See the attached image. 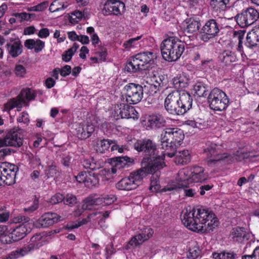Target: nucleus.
Returning <instances> with one entry per match:
<instances>
[{
	"instance_id": "8fccbe9b",
	"label": "nucleus",
	"mask_w": 259,
	"mask_h": 259,
	"mask_svg": "<svg viewBox=\"0 0 259 259\" xmlns=\"http://www.w3.org/2000/svg\"><path fill=\"white\" fill-rule=\"evenodd\" d=\"M13 222L15 223H22L21 225H24L33 222V221L31 220L28 217L23 215H19L14 218Z\"/></svg>"
},
{
	"instance_id": "13d9d810",
	"label": "nucleus",
	"mask_w": 259,
	"mask_h": 259,
	"mask_svg": "<svg viewBox=\"0 0 259 259\" xmlns=\"http://www.w3.org/2000/svg\"><path fill=\"white\" fill-rule=\"evenodd\" d=\"M29 160L30 162L34 164L38 165H41L40 156L36 153L35 155L31 154V155L29 156Z\"/></svg>"
},
{
	"instance_id": "c85d7f7f",
	"label": "nucleus",
	"mask_w": 259,
	"mask_h": 259,
	"mask_svg": "<svg viewBox=\"0 0 259 259\" xmlns=\"http://www.w3.org/2000/svg\"><path fill=\"white\" fill-rule=\"evenodd\" d=\"M175 162L178 164L185 165L190 162V153L188 150L175 152Z\"/></svg>"
},
{
	"instance_id": "58836bf2",
	"label": "nucleus",
	"mask_w": 259,
	"mask_h": 259,
	"mask_svg": "<svg viewBox=\"0 0 259 259\" xmlns=\"http://www.w3.org/2000/svg\"><path fill=\"white\" fill-rule=\"evenodd\" d=\"M193 90L196 96L199 97H204L207 95L206 87L201 82H197L193 87Z\"/></svg>"
},
{
	"instance_id": "393cba45",
	"label": "nucleus",
	"mask_w": 259,
	"mask_h": 259,
	"mask_svg": "<svg viewBox=\"0 0 259 259\" xmlns=\"http://www.w3.org/2000/svg\"><path fill=\"white\" fill-rule=\"evenodd\" d=\"M250 235V234L246 232L243 228H234L231 232L232 238L234 242L242 243L246 241L249 240Z\"/></svg>"
},
{
	"instance_id": "f704fd0d",
	"label": "nucleus",
	"mask_w": 259,
	"mask_h": 259,
	"mask_svg": "<svg viewBox=\"0 0 259 259\" xmlns=\"http://www.w3.org/2000/svg\"><path fill=\"white\" fill-rule=\"evenodd\" d=\"M159 169L156 170L155 171L152 172L153 175L151 178V186L150 189L152 191H155L156 192L161 191L163 192L162 190L163 189L160 190V185L159 183V176L160 175L159 172H157Z\"/></svg>"
},
{
	"instance_id": "b1692460",
	"label": "nucleus",
	"mask_w": 259,
	"mask_h": 259,
	"mask_svg": "<svg viewBox=\"0 0 259 259\" xmlns=\"http://www.w3.org/2000/svg\"><path fill=\"white\" fill-rule=\"evenodd\" d=\"M9 54L13 58H16L21 55L23 51V46L19 39L11 40L6 45Z\"/></svg>"
},
{
	"instance_id": "3c124183",
	"label": "nucleus",
	"mask_w": 259,
	"mask_h": 259,
	"mask_svg": "<svg viewBox=\"0 0 259 259\" xmlns=\"http://www.w3.org/2000/svg\"><path fill=\"white\" fill-rule=\"evenodd\" d=\"M47 7V2H44L36 6L31 7L27 9L28 11L40 12L45 10Z\"/></svg>"
},
{
	"instance_id": "c03bdc74",
	"label": "nucleus",
	"mask_w": 259,
	"mask_h": 259,
	"mask_svg": "<svg viewBox=\"0 0 259 259\" xmlns=\"http://www.w3.org/2000/svg\"><path fill=\"white\" fill-rule=\"evenodd\" d=\"M111 144H112V142L108 139L101 140L97 143L98 150L101 153H103L105 150L109 148Z\"/></svg>"
},
{
	"instance_id": "338daca9",
	"label": "nucleus",
	"mask_w": 259,
	"mask_h": 259,
	"mask_svg": "<svg viewBox=\"0 0 259 259\" xmlns=\"http://www.w3.org/2000/svg\"><path fill=\"white\" fill-rule=\"evenodd\" d=\"M12 152H14V150L12 149L6 148L0 150V160L3 159L4 158L10 155Z\"/></svg>"
},
{
	"instance_id": "dca6fc26",
	"label": "nucleus",
	"mask_w": 259,
	"mask_h": 259,
	"mask_svg": "<svg viewBox=\"0 0 259 259\" xmlns=\"http://www.w3.org/2000/svg\"><path fill=\"white\" fill-rule=\"evenodd\" d=\"M163 139L169 140L176 144H180L183 140L184 135L182 130L178 128H166L161 134Z\"/></svg>"
},
{
	"instance_id": "1a4fd4ad",
	"label": "nucleus",
	"mask_w": 259,
	"mask_h": 259,
	"mask_svg": "<svg viewBox=\"0 0 259 259\" xmlns=\"http://www.w3.org/2000/svg\"><path fill=\"white\" fill-rule=\"evenodd\" d=\"M124 90L125 91V97L122 99L130 104H136L141 101L143 97V87L140 84L134 83H130L125 86Z\"/></svg>"
},
{
	"instance_id": "ddd939ff",
	"label": "nucleus",
	"mask_w": 259,
	"mask_h": 259,
	"mask_svg": "<svg viewBox=\"0 0 259 259\" xmlns=\"http://www.w3.org/2000/svg\"><path fill=\"white\" fill-rule=\"evenodd\" d=\"M22 131L18 127H14L8 131L5 136L7 145L15 148L20 147L23 144Z\"/></svg>"
},
{
	"instance_id": "f03ea898",
	"label": "nucleus",
	"mask_w": 259,
	"mask_h": 259,
	"mask_svg": "<svg viewBox=\"0 0 259 259\" xmlns=\"http://www.w3.org/2000/svg\"><path fill=\"white\" fill-rule=\"evenodd\" d=\"M183 224L188 229L197 233H207L213 231L219 224L218 219L211 211L203 207L191 211L184 209L181 215Z\"/></svg>"
},
{
	"instance_id": "412c9836",
	"label": "nucleus",
	"mask_w": 259,
	"mask_h": 259,
	"mask_svg": "<svg viewBox=\"0 0 259 259\" xmlns=\"http://www.w3.org/2000/svg\"><path fill=\"white\" fill-rule=\"evenodd\" d=\"M144 122L147 128L154 130L164 127L166 123L164 118L160 114L149 115Z\"/></svg>"
},
{
	"instance_id": "0eeeda50",
	"label": "nucleus",
	"mask_w": 259,
	"mask_h": 259,
	"mask_svg": "<svg viewBox=\"0 0 259 259\" xmlns=\"http://www.w3.org/2000/svg\"><path fill=\"white\" fill-rule=\"evenodd\" d=\"M207 101L210 109L218 111L225 110L229 103V99L227 95L218 88H214L211 91Z\"/></svg>"
},
{
	"instance_id": "f8f14e48",
	"label": "nucleus",
	"mask_w": 259,
	"mask_h": 259,
	"mask_svg": "<svg viewBox=\"0 0 259 259\" xmlns=\"http://www.w3.org/2000/svg\"><path fill=\"white\" fill-rule=\"evenodd\" d=\"M219 25L215 19L206 21L200 31L201 39L207 41L210 38L217 36L219 32Z\"/></svg>"
},
{
	"instance_id": "9b49d317",
	"label": "nucleus",
	"mask_w": 259,
	"mask_h": 259,
	"mask_svg": "<svg viewBox=\"0 0 259 259\" xmlns=\"http://www.w3.org/2000/svg\"><path fill=\"white\" fill-rule=\"evenodd\" d=\"M153 231L151 228H146L132 237L127 244L125 246L127 250L136 247H139L146 241L148 240L153 235Z\"/></svg>"
},
{
	"instance_id": "72a5a7b5",
	"label": "nucleus",
	"mask_w": 259,
	"mask_h": 259,
	"mask_svg": "<svg viewBox=\"0 0 259 259\" xmlns=\"http://www.w3.org/2000/svg\"><path fill=\"white\" fill-rule=\"evenodd\" d=\"M143 92L149 96L148 100H151V102L153 99H151V97L154 96L161 90L159 88V85L157 86L154 83L145 85L143 87Z\"/></svg>"
},
{
	"instance_id": "09e8293b",
	"label": "nucleus",
	"mask_w": 259,
	"mask_h": 259,
	"mask_svg": "<svg viewBox=\"0 0 259 259\" xmlns=\"http://www.w3.org/2000/svg\"><path fill=\"white\" fill-rule=\"evenodd\" d=\"M65 8L64 4H61L57 1H54L50 5L49 10L51 12H55L59 11Z\"/></svg>"
},
{
	"instance_id": "7ed1b4c3",
	"label": "nucleus",
	"mask_w": 259,
	"mask_h": 259,
	"mask_svg": "<svg viewBox=\"0 0 259 259\" xmlns=\"http://www.w3.org/2000/svg\"><path fill=\"white\" fill-rule=\"evenodd\" d=\"M192 96L185 91H174L169 93L164 101L166 111L174 115H183L192 106Z\"/></svg>"
},
{
	"instance_id": "5fc2aeb1",
	"label": "nucleus",
	"mask_w": 259,
	"mask_h": 259,
	"mask_svg": "<svg viewBox=\"0 0 259 259\" xmlns=\"http://www.w3.org/2000/svg\"><path fill=\"white\" fill-rule=\"evenodd\" d=\"M89 171H81L75 177L76 181L79 183H85Z\"/></svg>"
},
{
	"instance_id": "4c0bfd02",
	"label": "nucleus",
	"mask_w": 259,
	"mask_h": 259,
	"mask_svg": "<svg viewBox=\"0 0 259 259\" xmlns=\"http://www.w3.org/2000/svg\"><path fill=\"white\" fill-rule=\"evenodd\" d=\"M229 2V0H211L210 5L216 10L225 11Z\"/></svg>"
},
{
	"instance_id": "7c9ffc66",
	"label": "nucleus",
	"mask_w": 259,
	"mask_h": 259,
	"mask_svg": "<svg viewBox=\"0 0 259 259\" xmlns=\"http://www.w3.org/2000/svg\"><path fill=\"white\" fill-rule=\"evenodd\" d=\"M93 196V200L95 201L96 206L107 205L113 203L116 199L115 196L110 195L104 197H97L96 194L92 195Z\"/></svg>"
},
{
	"instance_id": "4be33fe9",
	"label": "nucleus",
	"mask_w": 259,
	"mask_h": 259,
	"mask_svg": "<svg viewBox=\"0 0 259 259\" xmlns=\"http://www.w3.org/2000/svg\"><path fill=\"white\" fill-rule=\"evenodd\" d=\"M60 217L55 213L44 214L37 221L36 227L48 228L58 222Z\"/></svg>"
},
{
	"instance_id": "423d86ee",
	"label": "nucleus",
	"mask_w": 259,
	"mask_h": 259,
	"mask_svg": "<svg viewBox=\"0 0 259 259\" xmlns=\"http://www.w3.org/2000/svg\"><path fill=\"white\" fill-rule=\"evenodd\" d=\"M36 95L35 91L31 89H23L16 97L10 99L4 105V111H9L14 108L20 111L23 106L28 105L27 102L35 99Z\"/></svg>"
},
{
	"instance_id": "4468645a",
	"label": "nucleus",
	"mask_w": 259,
	"mask_h": 259,
	"mask_svg": "<svg viewBox=\"0 0 259 259\" xmlns=\"http://www.w3.org/2000/svg\"><path fill=\"white\" fill-rule=\"evenodd\" d=\"M115 114L117 119L121 118H138V112L135 108L124 103H118L114 107Z\"/></svg>"
},
{
	"instance_id": "de8ad7c7",
	"label": "nucleus",
	"mask_w": 259,
	"mask_h": 259,
	"mask_svg": "<svg viewBox=\"0 0 259 259\" xmlns=\"http://www.w3.org/2000/svg\"><path fill=\"white\" fill-rule=\"evenodd\" d=\"M14 73L18 77H24L26 73V70L22 65L18 64L15 66Z\"/></svg>"
},
{
	"instance_id": "69168bd1",
	"label": "nucleus",
	"mask_w": 259,
	"mask_h": 259,
	"mask_svg": "<svg viewBox=\"0 0 259 259\" xmlns=\"http://www.w3.org/2000/svg\"><path fill=\"white\" fill-rule=\"evenodd\" d=\"M71 70L70 66L66 65L60 70V73L62 76L65 77L71 73Z\"/></svg>"
},
{
	"instance_id": "20e7f679",
	"label": "nucleus",
	"mask_w": 259,
	"mask_h": 259,
	"mask_svg": "<svg viewBox=\"0 0 259 259\" xmlns=\"http://www.w3.org/2000/svg\"><path fill=\"white\" fill-rule=\"evenodd\" d=\"M163 58L168 62L177 61L185 50L182 40L176 36H169L164 39L160 45Z\"/></svg>"
},
{
	"instance_id": "c9c22d12",
	"label": "nucleus",
	"mask_w": 259,
	"mask_h": 259,
	"mask_svg": "<svg viewBox=\"0 0 259 259\" xmlns=\"http://www.w3.org/2000/svg\"><path fill=\"white\" fill-rule=\"evenodd\" d=\"M212 257L214 259H235L237 254L234 251H223L220 253H213Z\"/></svg>"
},
{
	"instance_id": "37998d69",
	"label": "nucleus",
	"mask_w": 259,
	"mask_h": 259,
	"mask_svg": "<svg viewBox=\"0 0 259 259\" xmlns=\"http://www.w3.org/2000/svg\"><path fill=\"white\" fill-rule=\"evenodd\" d=\"M95 201L93 200V196L90 195L83 200V204L82 208L84 210H92L95 206Z\"/></svg>"
},
{
	"instance_id": "473e14b6",
	"label": "nucleus",
	"mask_w": 259,
	"mask_h": 259,
	"mask_svg": "<svg viewBox=\"0 0 259 259\" xmlns=\"http://www.w3.org/2000/svg\"><path fill=\"white\" fill-rule=\"evenodd\" d=\"M189 257L192 259H198L201 257L202 250L196 242H192L189 249Z\"/></svg>"
},
{
	"instance_id": "a19ab883",
	"label": "nucleus",
	"mask_w": 259,
	"mask_h": 259,
	"mask_svg": "<svg viewBox=\"0 0 259 259\" xmlns=\"http://www.w3.org/2000/svg\"><path fill=\"white\" fill-rule=\"evenodd\" d=\"M245 31L244 30L234 31L233 37L234 39L238 40V50L240 52L242 51V42L245 35Z\"/></svg>"
},
{
	"instance_id": "f257e3e1",
	"label": "nucleus",
	"mask_w": 259,
	"mask_h": 259,
	"mask_svg": "<svg viewBox=\"0 0 259 259\" xmlns=\"http://www.w3.org/2000/svg\"><path fill=\"white\" fill-rule=\"evenodd\" d=\"M134 148L138 151H144L148 155L143 158L142 167L131 172L127 177L122 179L116 184V188L120 190L130 191L136 189L141 185L143 180L148 174L160 169L165 166L161 158L157 157L158 151L156 145L150 139L138 140L134 144Z\"/></svg>"
},
{
	"instance_id": "bf43d9fd",
	"label": "nucleus",
	"mask_w": 259,
	"mask_h": 259,
	"mask_svg": "<svg viewBox=\"0 0 259 259\" xmlns=\"http://www.w3.org/2000/svg\"><path fill=\"white\" fill-rule=\"evenodd\" d=\"M17 120L18 122H23L25 124H28L29 122L28 115L26 112H23Z\"/></svg>"
},
{
	"instance_id": "49530a36",
	"label": "nucleus",
	"mask_w": 259,
	"mask_h": 259,
	"mask_svg": "<svg viewBox=\"0 0 259 259\" xmlns=\"http://www.w3.org/2000/svg\"><path fill=\"white\" fill-rule=\"evenodd\" d=\"M64 203L69 206H73L77 203V198L74 195L67 194L64 196Z\"/></svg>"
},
{
	"instance_id": "e433bc0d",
	"label": "nucleus",
	"mask_w": 259,
	"mask_h": 259,
	"mask_svg": "<svg viewBox=\"0 0 259 259\" xmlns=\"http://www.w3.org/2000/svg\"><path fill=\"white\" fill-rule=\"evenodd\" d=\"M99 183V179L97 175L91 171H89L84 185L88 188L96 186Z\"/></svg>"
},
{
	"instance_id": "864d4df0",
	"label": "nucleus",
	"mask_w": 259,
	"mask_h": 259,
	"mask_svg": "<svg viewBox=\"0 0 259 259\" xmlns=\"http://www.w3.org/2000/svg\"><path fill=\"white\" fill-rule=\"evenodd\" d=\"M64 199V196L60 193L54 195L51 198V203L52 204H57L61 202Z\"/></svg>"
},
{
	"instance_id": "ea45409f",
	"label": "nucleus",
	"mask_w": 259,
	"mask_h": 259,
	"mask_svg": "<svg viewBox=\"0 0 259 259\" xmlns=\"http://www.w3.org/2000/svg\"><path fill=\"white\" fill-rule=\"evenodd\" d=\"M95 126L93 124L88 123L84 127L82 128L80 133V138L87 139L94 132Z\"/></svg>"
},
{
	"instance_id": "0e129e2a",
	"label": "nucleus",
	"mask_w": 259,
	"mask_h": 259,
	"mask_svg": "<svg viewBox=\"0 0 259 259\" xmlns=\"http://www.w3.org/2000/svg\"><path fill=\"white\" fill-rule=\"evenodd\" d=\"M57 171L56 166L51 165L48 167L47 174L48 177H53L57 174Z\"/></svg>"
},
{
	"instance_id": "9d476101",
	"label": "nucleus",
	"mask_w": 259,
	"mask_h": 259,
	"mask_svg": "<svg viewBox=\"0 0 259 259\" xmlns=\"http://www.w3.org/2000/svg\"><path fill=\"white\" fill-rule=\"evenodd\" d=\"M237 24L242 28L246 27L259 19V12L254 8L249 7L237 14L235 17Z\"/></svg>"
},
{
	"instance_id": "2eb2a0df",
	"label": "nucleus",
	"mask_w": 259,
	"mask_h": 259,
	"mask_svg": "<svg viewBox=\"0 0 259 259\" xmlns=\"http://www.w3.org/2000/svg\"><path fill=\"white\" fill-rule=\"evenodd\" d=\"M125 7L124 4L117 0H107L104 5L102 12L104 15L121 14Z\"/></svg>"
},
{
	"instance_id": "39448f33",
	"label": "nucleus",
	"mask_w": 259,
	"mask_h": 259,
	"mask_svg": "<svg viewBox=\"0 0 259 259\" xmlns=\"http://www.w3.org/2000/svg\"><path fill=\"white\" fill-rule=\"evenodd\" d=\"M156 58V54L152 52L138 53L128 60L124 69L129 72L148 69L154 64Z\"/></svg>"
},
{
	"instance_id": "6e6d98bb",
	"label": "nucleus",
	"mask_w": 259,
	"mask_h": 259,
	"mask_svg": "<svg viewBox=\"0 0 259 259\" xmlns=\"http://www.w3.org/2000/svg\"><path fill=\"white\" fill-rule=\"evenodd\" d=\"M72 15L75 17V18L71 17L70 21L71 22H78L79 21L81 20L83 16V13L79 11H74L72 13Z\"/></svg>"
},
{
	"instance_id": "a878e982",
	"label": "nucleus",
	"mask_w": 259,
	"mask_h": 259,
	"mask_svg": "<svg viewBox=\"0 0 259 259\" xmlns=\"http://www.w3.org/2000/svg\"><path fill=\"white\" fill-rule=\"evenodd\" d=\"M178 188L184 189V194L186 197H193L196 194L197 191L193 188H188L187 186L183 183H174L171 185H167L163 188L162 191H171Z\"/></svg>"
},
{
	"instance_id": "aec40b11",
	"label": "nucleus",
	"mask_w": 259,
	"mask_h": 259,
	"mask_svg": "<svg viewBox=\"0 0 259 259\" xmlns=\"http://www.w3.org/2000/svg\"><path fill=\"white\" fill-rule=\"evenodd\" d=\"M161 148L164 150V151L161 152V155L157 154V157L161 158V161H163L165 155H167L169 157H172L175 155L176 152L177 145L173 142H171L169 140H166L163 139V138L161 137Z\"/></svg>"
},
{
	"instance_id": "c756f323",
	"label": "nucleus",
	"mask_w": 259,
	"mask_h": 259,
	"mask_svg": "<svg viewBox=\"0 0 259 259\" xmlns=\"http://www.w3.org/2000/svg\"><path fill=\"white\" fill-rule=\"evenodd\" d=\"M172 82L176 89L186 88L189 84V78L184 74H180L173 78Z\"/></svg>"
},
{
	"instance_id": "603ef678",
	"label": "nucleus",
	"mask_w": 259,
	"mask_h": 259,
	"mask_svg": "<svg viewBox=\"0 0 259 259\" xmlns=\"http://www.w3.org/2000/svg\"><path fill=\"white\" fill-rule=\"evenodd\" d=\"M96 213H93L89 214L87 218L83 219L81 221L79 222L78 224H76L75 225H73L69 227V228L70 229H73L74 228H77L80 226L81 225L87 224L89 222V219L92 216H95Z\"/></svg>"
},
{
	"instance_id": "a211bd4d",
	"label": "nucleus",
	"mask_w": 259,
	"mask_h": 259,
	"mask_svg": "<svg viewBox=\"0 0 259 259\" xmlns=\"http://www.w3.org/2000/svg\"><path fill=\"white\" fill-rule=\"evenodd\" d=\"M33 226L34 222L20 225L13 231L10 238L13 242L18 241L23 238L27 234L30 233Z\"/></svg>"
},
{
	"instance_id": "e2e57ef3",
	"label": "nucleus",
	"mask_w": 259,
	"mask_h": 259,
	"mask_svg": "<svg viewBox=\"0 0 259 259\" xmlns=\"http://www.w3.org/2000/svg\"><path fill=\"white\" fill-rule=\"evenodd\" d=\"M96 54L99 55L100 57V60L104 61L106 60V57L107 56V51L106 49L103 48H100V50L97 51L95 53Z\"/></svg>"
},
{
	"instance_id": "79ce46f5",
	"label": "nucleus",
	"mask_w": 259,
	"mask_h": 259,
	"mask_svg": "<svg viewBox=\"0 0 259 259\" xmlns=\"http://www.w3.org/2000/svg\"><path fill=\"white\" fill-rule=\"evenodd\" d=\"M82 164L85 168H89L93 170L98 169L99 167L93 158L84 159L82 161Z\"/></svg>"
},
{
	"instance_id": "5701e85b",
	"label": "nucleus",
	"mask_w": 259,
	"mask_h": 259,
	"mask_svg": "<svg viewBox=\"0 0 259 259\" xmlns=\"http://www.w3.org/2000/svg\"><path fill=\"white\" fill-rule=\"evenodd\" d=\"M245 45L251 49L259 47V25L253 27L248 32Z\"/></svg>"
},
{
	"instance_id": "bb28decb",
	"label": "nucleus",
	"mask_w": 259,
	"mask_h": 259,
	"mask_svg": "<svg viewBox=\"0 0 259 259\" xmlns=\"http://www.w3.org/2000/svg\"><path fill=\"white\" fill-rule=\"evenodd\" d=\"M207 177V175L204 172L203 167L196 166L192 168L191 179L194 182H204Z\"/></svg>"
},
{
	"instance_id": "a18cd8bd",
	"label": "nucleus",
	"mask_w": 259,
	"mask_h": 259,
	"mask_svg": "<svg viewBox=\"0 0 259 259\" xmlns=\"http://www.w3.org/2000/svg\"><path fill=\"white\" fill-rule=\"evenodd\" d=\"M142 35L132 38L125 41L123 44V47L126 49H130L133 47H137L138 45L137 41L141 39Z\"/></svg>"
},
{
	"instance_id": "f3484780",
	"label": "nucleus",
	"mask_w": 259,
	"mask_h": 259,
	"mask_svg": "<svg viewBox=\"0 0 259 259\" xmlns=\"http://www.w3.org/2000/svg\"><path fill=\"white\" fill-rule=\"evenodd\" d=\"M221 146H218L214 143H208L206 147L204 149V152L211 156H217V157L210 159L208 160L207 164L212 166L217 161L223 159L225 157L220 154Z\"/></svg>"
},
{
	"instance_id": "774afa93",
	"label": "nucleus",
	"mask_w": 259,
	"mask_h": 259,
	"mask_svg": "<svg viewBox=\"0 0 259 259\" xmlns=\"http://www.w3.org/2000/svg\"><path fill=\"white\" fill-rule=\"evenodd\" d=\"M35 40L33 39H26L24 42V46L28 49L32 50L35 47Z\"/></svg>"
},
{
	"instance_id": "6e6552de",
	"label": "nucleus",
	"mask_w": 259,
	"mask_h": 259,
	"mask_svg": "<svg viewBox=\"0 0 259 259\" xmlns=\"http://www.w3.org/2000/svg\"><path fill=\"white\" fill-rule=\"evenodd\" d=\"M18 170V167L14 164L7 162L0 163V186L14 184Z\"/></svg>"
},
{
	"instance_id": "cd10ccee",
	"label": "nucleus",
	"mask_w": 259,
	"mask_h": 259,
	"mask_svg": "<svg viewBox=\"0 0 259 259\" xmlns=\"http://www.w3.org/2000/svg\"><path fill=\"white\" fill-rule=\"evenodd\" d=\"M219 59L225 65H230L232 63L236 62L237 57L234 52L226 50L220 54Z\"/></svg>"
},
{
	"instance_id": "6ab92c4d",
	"label": "nucleus",
	"mask_w": 259,
	"mask_h": 259,
	"mask_svg": "<svg viewBox=\"0 0 259 259\" xmlns=\"http://www.w3.org/2000/svg\"><path fill=\"white\" fill-rule=\"evenodd\" d=\"M134 162V160L127 156L115 157L110 159V163L112 165L111 171L112 174H115L121 168L127 167L130 164Z\"/></svg>"
},
{
	"instance_id": "2f4dec72",
	"label": "nucleus",
	"mask_w": 259,
	"mask_h": 259,
	"mask_svg": "<svg viewBox=\"0 0 259 259\" xmlns=\"http://www.w3.org/2000/svg\"><path fill=\"white\" fill-rule=\"evenodd\" d=\"M186 23L187 24V26L184 29L185 35L197 31L200 26V23L199 21L192 18L186 20Z\"/></svg>"
},
{
	"instance_id": "052dcab7",
	"label": "nucleus",
	"mask_w": 259,
	"mask_h": 259,
	"mask_svg": "<svg viewBox=\"0 0 259 259\" xmlns=\"http://www.w3.org/2000/svg\"><path fill=\"white\" fill-rule=\"evenodd\" d=\"M73 54H74L72 52H71V50L68 49L67 50L65 51L64 53L62 54V60L65 62H68L71 59Z\"/></svg>"
},
{
	"instance_id": "4d7b16f0",
	"label": "nucleus",
	"mask_w": 259,
	"mask_h": 259,
	"mask_svg": "<svg viewBox=\"0 0 259 259\" xmlns=\"http://www.w3.org/2000/svg\"><path fill=\"white\" fill-rule=\"evenodd\" d=\"M34 48V52L36 53L40 52L45 47V42L40 39H36Z\"/></svg>"
},
{
	"instance_id": "680f3d73",
	"label": "nucleus",
	"mask_w": 259,
	"mask_h": 259,
	"mask_svg": "<svg viewBox=\"0 0 259 259\" xmlns=\"http://www.w3.org/2000/svg\"><path fill=\"white\" fill-rule=\"evenodd\" d=\"M15 17L20 19V21L23 20H29L30 19L29 13H26L25 12L20 13H15L13 15Z\"/></svg>"
}]
</instances>
